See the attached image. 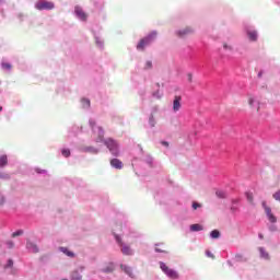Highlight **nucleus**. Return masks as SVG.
Here are the masks:
<instances>
[{
    "instance_id": "obj_33",
    "label": "nucleus",
    "mask_w": 280,
    "mask_h": 280,
    "mask_svg": "<svg viewBox=\"0 0 280 280\" xmlns=\"http://www.w3.org/2000/svg\"><path fill=\"white\" fill-rule=\"evenodd\" d=\"M3 69H12L10 63H2Z\"/></svg>"
},
{
    "instance_id": "obj_20",
    "label": "nucleus",
    "mask_w": 280,
    "mask_h": 280,
    "mask_svg": "<svg viewBox=\"0 0 280 280\" xmlns=\"http://www.w3.org/2000/svg\"><path fill=\"white\" fill-rule=\"evenodd\" d=\"M71 280H82V275L78 271H73L71 275Z\"/></svg>"
},
{
    "instance_id": "obj_4",
    "label": "nucleus",
    "mask_w": 280,
    "mask_h": 280,
    "mask_svg": "<svg viewBox=\"0 0 280 280\" xmlns=\"http://www.w3.org/2000/svg\"><path fill=\"white\" fill-rule=\"evenodd\" d=\"M35 8L36 10H54L55 5H54V2L42 0L36 2Z\"/></svg>"
},
{
    "instance_id": "obj_42",
    "label": "nucleus",
    "mask_w": 280,
    "mask_h": 280,
    "mask_svg": "<svg viewBox=\"0 0 280 280\" xmlns=\"http://www.w3.org/2000/svg\"><path fill=\"white\" fill-rule=\"evenodd\" d=\"M92 128L95 126V122H91Z\"/></svg>"
},
{
    "instance_id": "obj_30",
    "label": "nucleus",
    "mask_w": 280,
    "mask_h": 280,
    "mask_svg": "<svg viewBox=\"0 0 280 280\" xmlns=\"http://www.w3.org/2000/svg\"><path fill=\"white\" fill-rule=\"evenodd\" d=\"M200 207H202V205L198 203V202H194L192 203V209H200Z\"/></svg>"
},
{
    "instance_id": "obj_43",
    "label": "nucleus",
    "mask_w": 280,
    "mask_h": 280,
    "mask_svg": "<svg viewBox=\"0 0 280 280\" xmlns=\"http://www.w3.org/2000/svg\"><path fill=\"white\" fill-rule=\"evenodd\" d=\"M94 154H97V149H94Z\"/></svg>"
},
{
    "instance_id": "obj_36",
    "label": "nucleus",
    "mask_w": 280,
    "mask_h": 280,
    "mask_svg": "<svg viewBox=\"0 0 280 280\" xmlns=\"http://www.w3.org/2000/svg\"><path fill=\"white\" fill-rule=\"evenodd\" d=\"M162 145H165L166 148H170V142H167V141H162Z\"/></svg>"
},
{
    "instance_id": "obj_2",
    "label": "nucleus",
    "mask_w": 280,
    "mask_h": 280,
    "mask_svg": "<svg viewBox=\"0 0 280 280\" xmlns=\"http://www.w3.org/2000/svg\"><path fill=\"white\" fill-rule=\"evenodd\" d=\"M106 148L112 152L113 156H119V144L110 138L104 141Z\"/></svg>"
},
{
    "instance_id": "obj_21",
    "label": "nucleus",
    "mask_w": 280,
    "mask_h": 280,
    "mask_svg": "<svg viewBox=\"0 0 280 280\" xmlns=\"http://www.w3.org/2000/svg\"><path fill=\"white\" fill-rule=\"evenodd\" d=\"M202 225H200V224H192V225H190V231H194V232H196V231H202Z\"/></svg>"
},
{
    "instance_id": "obj_8",
    "label": "nucleus",
    "mask_w": 280,
    "mask_h": 280,
    "mask_svg": "<svg viewBox=\"0 0 280 280\" xmlns=\"http://www.w3.org/2000/svg\"><path fill=\"white\" fill-rule=\"evenodd\" d=\"M74 13L81 21H86V19H89V15L80 7L74 8Z\"/></svg>"
},
{
    "instance_id": "obj_15",
    "label": "nucleus",
    "mask_w": 280,
    "mask_h": 280,
    "mask_svg": "<svg viewBox=\"0 0 280 280\" xmlns=\"http://www.w3.org/2000/svg\"><path fill=\"white\" fill-rule=\"evenodd\" d=\"M247 36L249 40H257V32L256 31H248Z\"/></svg>"
},
{
    "instance_id": "obj_6",
    "label": "nucleus",
    "mask_w": 280,
    "mask_h": 280,
    "mask_svg": "<svg viewBox=\"0 0 280 280\" xmlns=\"http://www.w3.org/2000/svg\"><path fill=\"white\" fill-rule=\"evenodd\" d=\"M116 242L119 244L122 255H132V249L130 246L124 245V242H121L119 236H116Z\"/></svg>"
},
{
    "instance_id": "obj_27",
    "label": "nucleus",
    "mask_w": 280,
    "mask_h": 280,
    "mask_svg": "<svg viewBox=\"0 0 280 280\" xmlns=\"http://www.w3.org/2000/svg\"><path fill=\"white\" fill-rule=\"evenodd\" d=\"M0 178H2L3 180H9L10 175L9 174L0 173Z\"/></svg>"
},
{
    "instance_id": "obj_3",
    "label": "nucleus",
    "mask_w": 280,
    "mask_h": 280,
    "mask_svg": "<svg viewBox=\"0 0 280 280\" xmlns=\"http://www.w3.org/2000/svg\"><path fill=\"white\" fill-rule=\"evenodd\" d=\"M160 268L166 277H170V279H178V272L172 268H168L165 262H160Z\"/></svg>"
},
{
    "instance_id": "obj_31",
    "label": "nucleus",
    "mask_w": 280,
    "mask_h": 280,
    "mask_svg": "<svg viewBox=\"0 0 280 280\" xmlns=\"http://www.w3.org/2000/svg\"><path fill=\"white\" fill-rule=\"evenodd\" d=\"M82 103L85 104L88 107L91 106V101L83 98Z\"/></svg>"
},
{
    "instance_id": "obj_38",
    "label": "nucleus",
    "mask_w": 280,
    "mask_h": 280,
    "mask_svg": "<svg viewBox=\"0 0 280 280\" xmlns=\"http://www.w3.org/2000/svg\"><path fill=\"white\" fill-rule=\"evenodd\" d=\"M155 252H156V253H165V250H162V249L159 248V247H155Z\"/></svg>"
},
{
    "instance_id": "obj_14",
    "label": "nucleus",
    "mask_w": 280,
    "mask_h": 280,
    "mask_svg": "<svg viewBox=\"0 0 280 280\" xmlns=\"http://www.w3.org/2000/svg\"><path fill=\"white\" fill-rule=\"evenodd\" d=\"M26 247L31 253H38V246L34 243H27Z\"/></svg>"
},
{
    "instance_id": "obj_44",
    "label": "nucleus",
    "mask_w": 280,
    "mask_h": 280,
    "mask_svg": "<svg viewBox=\"0 0 280 280\" xmlns=\"http://www.w3.org/2000/svg\"><path fill=\"white\" fill-rule=\"evenodd\" d=\"M3 110V107H0V112Z\"/></svg>"
},
{
    "instance_id": "obj_39",
    "label": "nucleus",
    "mask_w": 280,
    "mask_h": 280,
    "mask_svg": "<svg viewBox=\"0 0 280 280\" xmlns=\"http://www.w3.org/2000/svg\"><path fill=\"white\" fill-rule=\"evenodd\" d=\"M208 257H212L213 259V254H211L210 252L207 253Z\"/></svg>"
},
{
    "instance_id": "obj_34",
    "label": "nucleus",
    "mask_w": 280,
    "mask_h": 280,
    "mask_svg": "<svg viewBox=\"0 0 280 280\" xmlns=\"http://www.w3.org/2000/svg\"><path fill=\"white\" fill-rule=\"evenodd\" d=\"M7 245H8L9 248H12V247L14 246V242L8 241V242H7Z\"/></svg>"
},
{
    "instance_id": "obj_17",
    "label": "nucleus",
    "mask_w": 280,
    "mask_h": 280,
    "mask_svg": "<svg viewBox=\"0 0 280 280\" xmlns=\"http://www.w3.org/2000/svg\"><path fill=\"white\" fill-rule=\"evenodd\" d=\"M8 165V155L0 156V167H5Z\"/></svg>"
},
{
    "instance_id": "obj_24",
    "label": "nucleus",
    "mask_w": 280,
    "mask_h": 280,
    "mask_svg": "<svg viewBox=\"0 0 280 280\" xmlns=\"http://www.w3.org/2000/svg\"><path fill=\"white\" fill-rule=\"evenodd\" d=\"M149 124H150L151 128H154L156 126V120L154 119V116H151L149 118Z\"/></svg>"
},
{
    "instance_id": "obj_40",
    "label": "nucleus",
    "mask_w": 280,
    "mask_h": 280,
    "mask_svg": "<svg viewBox=\"0 0 280 280\" xmlns=\"http://www.w3.org/2000/svg\"><path fill=\"white\" fill-rule=\"evenodd\" d=\"M0 205H3V197L0 196Z\"/></svg>"
},
{
    "instance_id": "obj_37",
    "label": "nucleus",
    "mask_w": 280,
    "mask_h": 280,
    "mask_svg": "<svg viewBox=\"0 0 280 280\" xmlns=\"http://www.w3.org/2000/svg\"><path fill=\"white\" fill-rule=\"evenodd\" d=\"M192 80H194V75L188 74V82H192Z\"/></svg>"
},
{
    "instance_id": "obj_7",
    "label": "nucleus",
    "mask_w": 280,
    "mask_h": 280,
    "mask_svg": "<svg viewBox=\"0 0 280 280\" xmlns=\"http://www.w3.org/2000/svg\"><path fill=\"white\" fill-rule=\"evenodd\" d=\"M262 207L265 209V213L267 214L268 220L272 223L277 222V217L272 214V210L266 205V201H262Z\"/></svg>"
},
{
    "instance_id": "obj_41",
    "label": "nucleus",
    "mask_w": 280,
    "mask_h": 280,
    "mask_svg": "<svg viewBox=\"0 0 280 280\" xmlns=\"http://www.w3.org/2000/svg\"><path fill=\"white\" fill-rule=\"evenodd\" d=\"M262 74H264V72H259L258 73V78H261Z\"/></svg>"
},
{
    "instance_id": "obj_35",
    "label": "nucleus",
    "mask_w": 280,
    "mask_h": 280,
    "mask_svg": "<svg viewBox=\"0 0 280 280\" xmlns=\"http://www.w3.org/2000/svg\"><path fill=\"white\" fill-rule=\"evenodd\" d=\"M223 48H224V49H229L230 51H231V49H233V47L229 46L228 44H224V45H223Z\"/></svg>"
},
{
    "instance_id": "obj_10",
    "label": "nucleus",
    "mask_w": 280,
    "mask_h": 280,
    "mask_svg": "<svg viewBox=\"0 0 280 280\" xmlns=\"http://www.w3.org/2000/svg\"><path fill=\"white\" fill-rule=\"evenodd\" d=\"M194 32V30H191V27H186L184 30H180L177 32V36L179 38H185V36H188V34H191Z\"/></svg>"
},
{
    "instance_id": "obj_22",
    "label": "nucleus",
    "mask_w": 280,
    "mask_h": 280,
    "mask_svg": "<svg viewBox=\"0 0 280 280\" xmlns=\"http://www.w3.org/2000/svg\"><path fill=\"white\" fill-rule=\"evenodd\" d=\"M210 236L212 237V240H218V237H220V231L213 230V231L210 233Z\"/></svg>"
},
{
    "instance_id": "obj_5",
    "label": "nucleus",
    "mask_w": 280,
    "mask_h": 280,
    "mask_svg": "<svg viewBox=\"0 0 280 280\" xmlns=\"http://www.w3.org/2000/svg\"><path fill=\"white\" fill-rule=\"evenodd\" d=\"M247 104H248V106H249L253 110H256V113H259L260 103H259V100H257L255 96L249 95V96L247 97Z\"/></svg>"
},
{
    "instance_id": "obj_12",
    "label": "nucleus",
    "mask_w": 280,
    "mask_h": 280,
    "mask_svg": "<svg viewBox=\"0 0 280 280\" xmlns=\"http://www.w3.org/2000/svg\"><path fill=\"white\" fill-rule=\"evenodd\" d=\"M120 268L121 270H124L126 275H128V277H130L131 279H135V273L132 272V268L126 265H120Z\"/></svg>"
},
{
    "instance_id": "obj_28",
    "label": "nucleus",
    "mask_w": 280,
    "mask_h": 280,
    "mask_svg": "<svg viewBox=\"0 0 280 280\" xmlns=\"http://www.w3.org/2000/svg\"><path fill=\"white\" fill-rule=\"evenodd\" d=\"M19 235H23V231L22 230H19L14 233H12V237H19Z\"/></svg>"
},
{
    "instance_id": "obj_13",
    "label": "nucleus",
    "mask_w": 280,
    "mask_h": 280,
    "mask_svg": "<svg viewBox=\"0 0 280 280\" xmlns=\"http://www.w3.org/2000/svg\"><path fill=\"white\" fill-rule=\"evenodd\" d=\"M104 142V129L98 127V137L96 138V143Z\"/></svg>"
},
{
    "instance_id": "obj_16",
    "label": "nucleus",
    "mask_w": 280,
    "mask_h": 280,
    "mask_svg": "<svg viewBox=\"0 0 280 280\" xmlns=\"http://www.w3.org/2000/svg\"><path fill=\"white\" fill-rule=\"evenodd\" d=\"M259 253H260V256L262 257V259H270V255L262 247L259 248Z\"/></svg>"
},
{
    "instance_id": "obj_23",
    "label": "nucleus",
    "mask_w": 280,
    "mask_h": 280,
    "mask_svg": "<svg viewBox=\"0 0 280 280\" xmlns=\"http://www.w3.org/2000/svg\"><path fill=\"white\" fill-rule=\"evenodd\" d=\"M61 154H62V156H66V159H67V158L71 156V151L69 149H63L61 151Z\"/></svg>"
},
{
    "instance_id": "obj_29",
    "label": "nucleus",
    "mask_w": 280,
    "mask_h": 280,
    "mask_svg": "<svg viewBox=\"0 0 280 280\" xmlns=\"http://www.w3.org/2000/svg\"><path fill=\"white\" fill-rule=\"evenodd\" d=\"M14 266V261L12 259L8 260V264L5 265V268H12Z\"/></svg>"
},
{
    "instance_id": "obj_11",
    "label": "nucleus",
    "mask_w": 280,
    "mask_h": 280,
    "mask_svg": "<svg viewBox=\"0 0 280 280\" xmlns=\"http://www.w3.org/2000/svg\"><path fill=\"white\" fill-rule=\"evenodd\" d=\"M180 96H175L174 101H173V110L174 113H178V110H180Z\"/></svg>"
},
{
    "instance_id": "obj_9",
    "label": "nucleus",
    "mask_w": 280,
    "mask_h": 280,
    "mask_svg": "<svg viewBox=\"0 0 280 280\" xmlns=\"http://www.w3.org/2000/svg\"><path fill=\"white\" fill-rule=\"evenodd\" d=\"M112 167H115V170H122L124 168V162H121L119 159H112L110 160Z\"/></svg>"
},
{
    "instance_id": "obj_26",
    "label": "nucleus",
    "mask_w": 280,
    "mask_h": 280,
    "mask_svg": "<svg viewBox=\"0 0 280 280\" xmlns=\"http://www.w3.org/2000/svg\"><path fill=\"white\" fill-rule=\"evenodd\" d=\"M246 198H247L248 202H250V205H253V200H254L253 194L252 192H247L246 194Z\"/></svg>"
},
{
    "instance_id": "obj_32",
    "label": "nucleus",
    "mask_w": 280,
    "mask_h": 280,
    "mask_svg": "<svg viewBox=\"0 0 280 280\" xmlns=\"http://www.w3.org/2000/svg\"><path fill=\"white\" fill-rule=\"evenodd\" d=\"M152 67V61H147L144 69H150Z\"/></svg>"
},
{
    "instance_id": "obj_1",
    "label": "nucleus",
    "mask_w": 280,
    "mask_h": 280,
    "mask_svg": "<svg viewBox=\"0 0 280 280\" xmlns=\"http://www.w3.org/2000/svg\"><path fill=\"white\" fill-rule=\"evenodd\" d=\"M154 38H156V33H151L149 36L142 38L138 45H137V49L139 51H143L145 49V47H148V45H150V43H152V40H154Z\"/></svg>"
},
{
    "instance_id": "obj_19",
    "label": "nucleus",
    "mask_w": 280,
    "mask_h": 280,
    "mask_svg": "<svg viewBox=\"0 0 280 280\" xmlns=\"http://www.w3.org/2000/svg\"><path fill=\"white\" fill-rule=\"evenodd\" d=\"M60 250L65 253V255H67L68 257H75V254L70 252L67 247H61Z\"/></svg>"
},
{
    "instance_id": "obj_25",
    "label": "nucleus",
    "mask_w": 280,
    "mask_h": 280,
    "mask_svg": "<svg viewBox=\"0 0 280 280\" xmlns=\"http://www.w3.org/2000/svg\"><path fill=\"white\" fill-rule=\"evenodd\" d=\"M217 196H218V198H226V192L222 191V190H218Z\"/></svg>"
},
{
    "instance_id": "obj_18",
    "label": "nucleus",
    "mask_w": 280,
    "mask_h": 280,
    "mask_svg": "<svg viewBox=\"0 0 280 280\" xmlns=\"http://www.w3.org/2000/svg\"><path fill=\"white\" fill-rule=\"evenodd\" d=\"M115 270V265L113 262H109L104 269L103 272H113Z\"/></svg>"
}]
</instances>
